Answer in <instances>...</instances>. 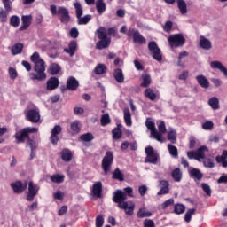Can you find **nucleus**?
<instances>
[{
	"instance_id": "nucleus-43",
	"label": "nucleus",
	"mask_w": 227,
	"mask_h": 227,
	"mask_svg": "<svg viewBox=\"0 0 227 227\" xmlns=\"http://www.w3.org/2000/svg\"><path fill=\"white\" fill-rule=\"evenodd\" d=\"M113 178L114 180H119V182H123L125 180L124 175L121 173L120 168H116L113 173Z\"/></svg>"
},
{
	"instance_id": "nucleus-25",
	"label": "nucleus",
	"mask_w": 227,
	"mask_h": 227,
	"mask_svg": "<svg viewBox=\"0 0 227 227\" xmlns=\"http://www.w3.org/2000/svg\"><path fill=\"white\" fill-rule=\"evenodd\" d=\"M114 77L115 81L121 84L125 82V76L123 75V71L120 68H117L114 71Z\"/></svg>"
},
{
	"instance_id": "nucleus-21",
	"label": "nucleus",
	"mask_w": 227,
	"mask_h": 227,
	"mask_svg": "<svg viewBox=\"0 0 227 227\" xmlns=\"http://www.w3.org/2000/svg\"><path fill=\"white\" fill-rule=\"evenodd\" d=\"M190 176L191 178H193L194 182H200L201 178H203V173H201L200 169L198 168H192L190 171Z\"/></svg>"
},
{
	"instance_id": "nucleus-36",
	"label": "nucleus",
	"mask_w": 227,
	"mask_h": 227,
	"mask_svg": "<svg viewBox=\"0 0 227 227\" xmlns=\"http://www.w3.org/2000/svg\"><path fill=\"white\" fill-rule=\"evenodd\" d=\"M72 152L68 149H65L61 152V158L64 162H70L72 160Z\"/></svg>"
},
{
	"instance_id": "nucleus-61",
	"label": "nucleus",
	"mask_w": 227,
	"mask_h": 227,
	"mask_svg": "<svg viewBox=\"0 0 227 227\" xmlns=\"http://www.w3.org/2000/svg\"><path fill=\"white\" fill-rule=\"evenodd\" d=\"M8 72H9L10 78L12 80H15V78L19 75L17 74V70L13 67H9Z\"/></svg>"
},
{
	"instance_id": "nucleus-12",
	"label": "nucleus",
	"mask_w": 227,
	"mask_h": 227,
	"mask_svg": "<svg viewBox=\"0 0 227 227\" xmlns=\"http://www.w3.org/2000/svg\"><path fill=\"white\" fill-rule=\"evenodd\" d=\"M63 128L59 125H55L51 132L50 141L51 145H58V141H59V135L62 132Z\"/></svg>"
},
{
	"instance_id": "nucleus-46",
	"label": "nucleus",
	"mask_w": 227,
	"mask_h": 227,
	"mask_svg": "<svg viewBox=\"0 0 227 227\" xmlns=\"http://www.w3.org/2000/svg\"><path fill=\"white\" fill-rule=\"evenodd\" d=\"M74 6L75 12H76V18L81 19V17H82V13H83L82 5L79 2H74Z\"/></svg>"
},
{
	"instance_id": "nucleus-29",
	"label": "nucleus",
	"mask_w": 227,
	"mask_h": 227,
	"mask_svg": "<svg viewBox=\"0 0 227 227\" xmlns=\"http://www.w3.org/2000/svg\"><path fill=\"white\" fill-rule=\"evenodd\" d=\"M96 35L99 40H107V29L104 27H100L96 30Z\"/></svg>"
},
{
	"instance_id": "nucleus-16",
	"label": "nucleus",
	"mask_w": 227,
	"mask_h": 227,
	"mask_svg": "<svg viewBox=\"0 0 227 227\" xmlns=\"http://www.w3.org/2000/svg\"><path fill=\"white\" fill-rule=\"evenodd\" d=\"M33 20V16L26 15L21 18V26L20 27V31H26V29L31 26V21Z\"/></svg>"
},
{
	"instance_id": "nucleus-64",
	"label": "nucleus",
	"mask_w": 227,
	"mask_h": 227,
	"mask_svg": "<svg viewBox=\"0 0 227 227\" xmlns=\"http://www.w3.org/2000/svg\"><path fill=\"white\" fill-rule=\"evenodd\" d=\"M4 10L10 11L12 10V3L10 0H2Z\"/></svg>"
},
{
	"instance_id": "nucleus-37",
	"label": "nucleus",
	"mask_w": 227,
	"mask_h": 227,
	"mask_svg": "<svg viewBox=\"0 0 227 227\" xmlns=\"http://www.w3.org/2000/svg\"><path fill=\"white\" fill-rule=\"evenodd\" d=\"M107 72V67L104 64H98L95 68H94V74L96 75H102Z\"/></svg>"
},
{
	"instance_id": "nucleus-41",
	"label": "nucleus",
	"mask_w": 227,
	"mask_h": 227,
	"mask_svg": "<svg viewBox=\"0 0 227 227\" xmlns=\"http://www.w3.org/2000/svg\"><path fill=\"white\" fill-rule=\"evenodd\" d=\"M50 180H51L53 184H63V182H65V176L55 174L50 177Z\"/></svg>"
},
{
	"instance_id": "nucleus-22",
	"label": "nucleus",
	"mask_w": 227,
	"mask_h": 227,
	"mask_svg": "<svg viewBox=\"0 0 227 227\" xmlns=\"http://www.w3.org/2000/svg\"><path fill=\"white\" fill-rule=\"evenodd\" d=\"M92 194L97 198H100V196H102V182L98 181L93 184Z\"/></svg>"
},
{
	"instance_id": "nucleus-47",
	"label": "nucleus",
	"mask_w": 227,
	"mask_h": 227,
	"mask_svg": "<svg viewBox=\"0 0 227 227\" xmlns=\"http://www.w3.org/2000/svg\"><path fill=\"white\" fill-rule=\"evenodd\" d=\"M78 19V24L79 26L86 25L90 20H91V15L90 14H86L85 16H81Z\"/></svg>"
},
{
	"instance_id": "nucleus-17",
	"label": "nucleus",
	"mask_w": 227,
	"mask_h": 227,
	"mask_svg": "<svg viewBox=\"0 0 227 227\" xmlns=\"http://www.w3.org/2000/svg\"><path fill=\"white\" fill-rule=\"evenodd\" d=\"M210 67L213 69L220 70V72H222L227 77V69L223 65V63H221V61H217V60L212 61L210 63Z\"/></svg>"
},
{
	"instance_id": "nucleus-13",
	"label": "nucleus",
	"mask_w": 227,
	"mask_h": 227,
	"mask_svg": "<svg viewBox=\"0 0 227 227\" xmlns=\"http://www.w3.org/2000/svg\"><path fill=\"white\" fill-rule=\"evenodd\" d=\"M39 190L40 188L38 187V185L35 184L33 181H30L28 183V192L27 195V201H33V200H35V196L38 194Z\"/></svg>"
},
{
	"instance_id": "nucleus-51",
	"label": "nucleus",
	"mask_w": 227,
	"mask_h": 227,
	"mask_svg": "<svg viewBox=\"0 0 227 227\" xmlns=\"http://www.w3.org/2000/svg\"><path fill=\"white\" fill-rule=\"evenodd\" d=\"M109 123H111V118H109V114H104L101 117L102 127H106V125H109Z\"/></svg>"
},
{
	"instance_id": "nucleus-30",
	"label": "nucleus",
	"mask_w": 227,
	"mask_h": 227,
	"mask_svg": "<svg viewBox=\"0 0 227 227\" xmlns=\"http://www.w3.org/2000/svg\"><path fill=\"white\" fill-rule=\"evenodd\" d=\"M171 176L175 182H181L182 181V170L178 168H175L171 172Z\"/></svg>"
},
{
	"instance_id": "nucleus-49",
	"label": "nucleus",
	"mask_w": 227,
	"mask_h": 227,
	"mask_svg": "<svg viewBox=\"0 0 227 227\" xmlns=\"http://www.w3.org/2000/svg\"><path fill=\"white\" fill-rule=\"evenodd\" d=\"M174 212L178 215H180V214H184V212H185V206H184V204H176L174 206Z\"/></svg>"
},
{
	"instance_id": "nucleus-14",
	"label": "nucleus",
	"mask_w": 227,
	"mask_h": 227,
	"mask_svg": "<svg viewBox=\"0 0 227 227\" xmlns=\"http://www.w3.org/2000/svg\"><path fill=\"white\" fill-rule=\"evenodd\" d=\"M11 187L16 194H20V192H24L27 189V183L22 184L21 181H16L11 184Z\"/></svg>"
},
{
	"instance_id": "nucleus-7",
	"label": "nucleus",
	"mask_w": 227,
	"mask_h": 227,
	"mask_svg": "<svg viewBox=\"0 0 227 227\" xmlns=\"http://www.w3.org/2000/svg\"><path fill=\"white\" fill-rule=\"evenodd\" d=\"M168 43L170 47L176 48V47H182L185 43V37L182 34H175L168 37Z\"/></svg>"
},
{
	"instance_id": "nucleus-48",
	"label": "nucleus",
	"mask_w": 227,
	"mask_h": 227,
	"mask_svg": "<svg viewBox=\"0 0 227 227\" xmlns=\"http://www.w3.org/2000/svg\"><path fill=\"white\" fill-rule=\"evenodd\" d=\"M196 214V208L188 209L184 215V220L186 223H191L192 215Z\"/></svg>"
},
{
	"instance_id": "nucleus-50",
	"label": "nucleus",
	"mask_w": 227,
	"mask_h": 227,
	"mask_svg": "<svg viewBox=\"0 0 227 227\" xmlns=\"http://www.w3.org/2000/svg\"><path fill=\"white\" fill-rule=\"evenodd\" d=\"M80 139L86 143H90V141H93L95 139V137H93V134L91 133H85L80 137Z\"/></svg>"
},
{
	"instance_id": "nucleus-52",
	"label": "nucleus",
	"mask_w": 227,
	"mask_h": 227,
	"mask_svg": "<svg viewBox=\"0 0 227 227\" xmlns=\"http://www.w3.org/2000/svg\"><path fill=\"white\" fill-rule=\"evenodd\" d=\"M189 56V52L183 51L179 53L178 60H177V67H184V62H182L183 58H187Z\"/></svg>"
},
{
	"instance_id": "nucleus-18",
	"label": "nucleus",
	"mask_w": 227,
	"mask_h": 227,
	"mask_svg": "<svg viewBox=\"0 0 227 227\" xmlns=\"http://www.w3.org/2000/svg\"><path fill=\"white\" fill-rule=\"evenodd\" d=\"M200 46L205 51H210L212 49V42L203 35L200 36Z\"/></svg>"
},
{
	"instance_id": "nucleus-15",
	"label": "nucleus",
	"mask_w": 227,
	"mask_h": 227,
	"mask_svg": "<svg viewBox=\"0 0 227 227\" xmlns=\"http://www.w3.org/2000/svg\"><path fill=\"white\" fill-rule=\"evenodd\" d=\"M77 88H79V81H77V79H75V77L70 76L67 80V89L71 90V91H75V90H77Z\"/></svg>"
},
{
	"instance_id": "nucleus-53",
	"label": "nucleus",
	"mask_w": 227,
	"mask_h": 227,
	"mask_svg": "<svg viewBox=\"0 0 227 227\" xmlns=\"http://www.w3.org/2000/svg\"><path fill=\"white\" fill-rule=\"evenodd\" d=\"M158 133H160V137H162V134H166V123L160 121L158 125Z\"/></svg>"
},
{
	"instance_id": "nucleus-3",
	"label": "nucleus",
	"mask_w": 227,
	"mask_h": 227,
	"mask_svg": "<svg viewBox=\"0 0 227 227\" xmlns=\"http://www.w3.org/2000/svg\"><path fill=\"white\" fill-rule=\"evenodd\" d=\"M50 10L51 15H61L60 20L63 24H68L70 22V14L67 8L61 6L58 8L55 4H51Z\"/></svg>"
},
{
	"instance_id": "nucleus-23",
	"label": "nucleus",
	"mask_w": 227,
	"mask_h": 227,
	"mask_svg": "<svg viewBox=\"0 0 227 227\" xmlns=\"http://www.w3.org/2000/svg\"><path fill=\"white\" fill-rule=\"evenodd\" d=\"M196 81L198 82V84H200V86H201V88H204L206 90L207 88H210V82L204 75L196 76Z\"/></svg>"
},
{
	"instance_id": "nucleus-24",
	"label": "nucleus",
	"mask_w": 227,
	"mask_h": 227,
	"mask_svg": "<svg viewBox=\"0 0 227 227\" xmlns=\"http://www.w3.org/2000/svg\"><path fill=\"white\" fill-rule=\"evenodd\" d=\"M96 10L99 15H102V13H104L107 10V5L106 4V2H104V0H97Z\"/></svg>"
},
{
	"instance_id": "nucleus-33",
	"label": "nucleus",
	"mask_w": 227,
	"mask_h": 227,
	"mask_svg": "<svg viewBox=\"0 0 227 227\" xmlns=\"http://www.w3.org/2000/svg\"><path fill=\"white\" fill-rule=\"evenodd\" d=\"M10 12H12V10H4L3 7H0V22H2V24H4L6 22H8V13H10Z\"/></svg>"
},
{
	"instance_id": "nucleus-60",
	"label": "nucleus",
	"mask_w": 227,
	"mask_h": 227,
	"mask_svg": "<svg viewBox=\"0 0 227 227\" xmlns=\"http://www.w3.org/2000/svg\"><path fill=\"white\" fill-rule=\"evenodd\" d=\"M104 226V216L99 215L96 217V227H103Z\"/></svg>"
},
{
	"instance_id": "nucleus-63",
	"label": "nucleus",
	"mask_w": 227,
	"mask_h": 227,
	"mask_svg": "<svg viewBox=\"0 0 227 227\" xmlns=\"http://www.w3.org/2000/svg\"><path fill=\"white\" fill-rule=\"evenodd\" d=\"M144 226L145 227H155V222L152 219H145L144 221Z\"/></svg>"
},
{
	"instance_id": "nucleus-40",
	"label": "nucleus",
	"mask_w": 227,
	"mask_h": 227,
	"mask_svg": "<svg viewBox=\"0 0 227 227\" xmlns=\"http://www.w3.org/2000/svg\"><path fill=\"white\" fill-rule=\"evenodd\" d=\"M137 215L142 219L145 217H152V212L148 211L146 207H142L138 210Z\"/></svg>"
},
{
	"instance_id": "nucleus-56",
	"label": "nucleus",
	"mask_w": 227,
	"mask_h": 227,
	"mask_svg": "<svg viewBox=\"0 0 227 227\" xmlns=\"http://www.w3.org/2000/svg\"><path fill=\"white\" fill-rule=\"evenodd\" d=\"M201 188L207 196H212V189H210V185H208V184L203 183L201 184Z\"/></svg>"
},
{
	"instance_id": "nucleus-11",
	"label": "nucleus",
	"mask_w": 227,
	"mask_h": 227,
	"mask_svg": "<svg viewBox=\"0 0 227 227\" xmlns=\"http://www.w3.org/2000/svg\"><path fill=\"white\" fill-rule=\"evenodd\" d=\"M27 120L31 123H38L40 121V110L38 108L25 111Z\"/></svg>"
},
{
	"instance_id": "nucleus-38",
	"label": "nucleus",
	"mask_w": 227,
	"mask_h": 227,
	"mask_svg": "<svg viewBox=\"0 0 227 227\" xmlns=\"http://www.w3.org/2000/svg\"><path fill=\"white\" fill-rule=\"evenodd\" d=\"M168 150L171 157H173V159H178V148H176V146L168 144Z\"/></svg>"
},
{
	"instance_id": "nucleus-4",
	"label": "nucleus",
	"mask_w": 227,
	"mask_h": 227,
	"mask_svg": "<svg viewBox=\"0 0 227 227\" xmlns=\"http://www.w3.org/2000/svg\"><path fill=\"white\" fill-rule=\"evenodd\" d=\"M36 132H38V129L27 127V128H25L21 130L17 131L14 135V137H15L18 144L19 143H25L26 139H29V135L30 134H35Z\"/></svg>"
},
{
	"instance_id": "nucleus-6",
	"label": "nucleus",
	"mask_w": 227,
	"mask_h": 227,
	"mask_svg": "<svg viewBox=\"0 0 227 227\" xmlns=\"http://www.w3.org/2000/svg\"><path fill=\"white\" fill-rule=\"evenodd\" d=\"M114 160V155H113V152H106L105 157L102 160V168L105 175H107L111 171V166H113Z\"/></svg>"
},
{
	"instance_id": "nucleus-59",
	"label": "nucleus",
	"mask_w": 227,
	"mask_h": 227,
	"mask_svg": "<svg viewBox=\"0 0 227 227\" xmlns=\"http://www.w3.org/2000/svg\"><path fill=\"white\" fill-rule=\"evenodd\" d=\"M112 134H113V139H121V136H122L121 130L114 129L112 131Z\"/></svg>"
},
{
	"instance_id": "nucleus-2",
	"label": "nucleus",
	"mask_w": 227,
	"mask_h": 227,
	"mask_svg": "<svg viewBox=\"0 0 227 227\" xmlns=\"http://www.w3.org/2000/svg\"><path fill=\"white\" fill-rule=\"evenodd\" d=\"M30 60L34 63L35 73H29L31 81H45L47 79V74L45 73V61L40 58V53L34 52Z\"/></svg>"
},
{
	"instance_id": "nucleus-5",
	"label": "nucleus",
	"mask_w": 227,
	"mask_h": 227,
	"mask_svg": "<svg viewBox=\"0 0 227 227\" xmlns=\"http://www.w3.org/2000/svg\"><path fill=\"white\" fill-rule=\"evenodd\" d=\"M145 164H157L159 162V153H157L155 150H153V147L148 146L145 148Z\"/></svg>"
},
{
	"instance_id": "nucleus-32",
	"label": "nucleus",
	"mask_w": 227,
	"mask_h": 227,
	"mask_svg": "<svg viewBox=\"0 0 227 227\" xmlns=\"http://www.w3.org/2000/svg\"><path fill=\"white\" fill-rule=\"evenodd\" d=\"M23 49L24 44H22L21 43H17L12 47L11 52L13 56H17V54H20V52H22Z\"/></svg>"
},
{
	"instance_id": "nucleus-57",
	"label": "nucleus",
	"mask_w": 227,
	"mask_h": 227,
	"mask_svg": "<svg viewBox=\"0 0 227 227\" xmlns=\"http://www.w3.org/2000/svg\"><path fill=\"white\" fill-rule=\"evenodd\" d=\"M202 129L204 130H212L214 129V122L212 121H207L202 124Z\"/></svg>"
},
{
	"instance_id": "nucleus-42",
	"label": "nucleus",
	"mask_w": 227,
	"mask_h": 227,
	"mask_svg": "<svg viewBox=\"0 0 227 227\" xmlns=\"http://www.w3.org/2000/svg\"><path fill=\"white\" fill-rule=\"evenodd\" d=\"M208 105L212 109L217 111L219 109V98L213 97L208 100Z\"/></svg>"
},
{
	"instance_id": "nucleus-62",
	"label": "nucleus",
	"mask_w": 227,
	"mask_h": 227,
	"mask_svg": "<svg viewBox=\"0 0 227 227\" xmlns=\"http://www.w3.org/2000/svg\"><path fill=\"white\" fill-rule=\"evenodd\" d=\"M215 160L216 162H218V164H222L223 168H227V160H225L224 158H220L219 156H216Z\"/></svg>"
},
{
	"instance_id": "nucleus-39",
	"label": "nucleus",
	"mask_w": 227,
	"mask_h": 227,
	"mask_svg": "<svg viewBox=\"0 0 227 227\" xmlns=\"http://www.w3.org/2000/svg\"><path fill=\"white\" fill-rule=\"evenodd\" d=\"M9 24L12 27H19V26H20V18H19V16L17 15L11 16L9 20Z\"/></svg>"
},
{
	"instance_id": "nucleus-45",
	"label": "nucleus",
	"mask_w": 227,
	"mask_h": 227,
	"mask_svg": "<svg viewBox=\"0 0 227 227\" xmlns=\"http://www.w3.org/2000/svg\"><path fill=\"white\" fill-rule=\"evenodd\" d=\"M167 139H168V141H170V143H172L173 145H175V143H176V130H175V129H170V130L168 132Z\"/></svg>"
},
{
	"instance_id": "nucleus-31",
	"label": "nucleus",
	"mask_w": 227,
	"mask_h": 227,
	"mask_svg": "<svg viewBox=\"0 0 227 227\" xmlns=\"http://www.w3.org/2000/svg\"><path fill=\"white\" fill-rule=\"evenodd\" d=\"M206 152H208V147L207 146H201L200 147L197 151H196V153H197V160L199 162H201L200 159H205V153Z\"/></svg>"
},
{
	"instance_id": "nucleus-19",
	"label": "nucleus",
	"mask_w": 227,
	"mask_h": 227,
	"mask_svg": "<svg viewBox=\"0 0 227 227\" xmlns=\"http://www.w3.org/2000/svg\"><path fill=\"white\" fill-rule=\"evenodd\" d=\"M160 190L157 192L158 196H162L169 192V182L162 180L160 182Z\"/></svg>"
},
{
	"instance_id": "nucleus-35",
	"label": "nucleus",
	"mask_w": 227,
	"mask_h": 227,
	"mask_svg": "<svg viewBox=\"0 0 227 227\" xmlns=\"http://www.w3.org/2000/svg\"><path fill=\"white\" fill-rule=\"evenodd\" d=\"M51 75H58L61 72V67L56 63H51L49 67Z\"/></svg>"
},
{
	"instance_id": "nucleus-20",
	"label": "nucleus",
	"mask_w": 227,
	"mask_h": 227,
	"mask_svg": "<svg viewBox=\"0 0 227 227\" xmlns=\"http://www.w3.org/2000/svg\"><path fill=\"white\" fill-rule=\"evenodd\" d=\"M47 90L49 91H52V90H56V88H58V86H59V80L56 77H51L48 81H47Z\"/></svg>"
},
{
	"instance_id": "nucleus-26",
	"label": "nucleus",
	"mask_w": 227,
	"mask_h": 227,
	"mask_svg": "<svg viewBox=\"0 0 227 227\" xmlns=\"http://www.w3.org/2000/svg\"><path fill=\"white\" fill-rule=\"evenodd\" d=\"M123 114L127 127H132V114H130V110L129 108H124Z\"/></svg>"
},
{
	"instance_id": "nucleus-10",
	"label": "nucleus",
	"mask_w": 227,
	"mask_h": 227,
	"mask_svg": "<svg viewBox=\"0 0 227 227\" xmlns=\"http://www.w3.org/2000/svg\"><path fill=\"white\" fill-rule=\"evenodd\" d=\"M126 34L128 36H132L133 42L135 43H140V44L146 43V39L143 36V35H141L139 31L134 28H129Z\"/></svg>"
},
{
	"instance_id": "nucleus-54",
	"label": "nucleus",
	"mask_w": 227,
	"mask_h": 227,
	"mask_svg": "<svg viewBox=\"0 0 227 227\" xmlns=\"http://www.w3.org/2000/svg\"><path fill=\"white\" fill-rule=\"evenodd\" d=\"M174 203H175L174 199H168L165 202H163L160 205V207H161L162 210H166V208H168V207H171V205H174Z\"/></svg>"
},
{
	"instance_id": "nucleus-44",
	"label": "nucleus",
	"mask_w": 227,
	"mask_h": 227,
	"mask_svg": "<svg viewBox=\"0 0 227 227\" xmlns=\"http://www.w3.org/2000/svg\"><path fill=\"white\" fill-rule=\"evenodd\" d=\"M145 97H146V98H149V100H155V98H157V95L155 93H153V90L147 88L145 92H144Z\"/></svg>"
},
{
	"instance_id": "nucleus-34",
	"label": "nucleus",
	"mask_w": 227,
	"mask_h": 227,
	"mask_svg": "<svg viewBox=\"0 0 227 227\" xmlns=\"http://www.w3.org/2000/svg\"><path fill=\"white\" fill-rule=\"evenodd\" d=\"M176 3L181 15H185L187 13V3H185V0H176Z\"/></svg>"
},
{
	"instance_id": "nucleus-9",
	"label": "nucleus",
	"mask_w": 227,
	"mask_h": 227,
	"mask_svg": "<svg viewBox=\"0 0 227 227\" xmlns=\"http://www.w3.org/2000/svg\"><path fill=\"white\" fill-rule=\"evenodd\" d=\"M145 127L151 131V136L156 139L159 143H164V138L160 137V134L155 128V122L152 121V119H146Z\"/></svg>"
},
{
	"instance_id": "nucleus-1",
	"label": "nucleus",
	"mask_w": 227,
	"mask_h": 227,
	"mask_svg": "<svg viewBox=\"0 0 227 227\" xmlns=\"http://www.w3.org/2000/svg\"><path fill=\"white\" fill-rule=\"evenodd\" d=\"M123 191L116 190L114 192V196L112 198L113 202L117 203L118 208L125 211L127 215H132V214H134V208H136V204H134L132 201H125V200H127V196H129V198H134V189L128 186L125 187Z\"/></svg>"
},
{
	"instance_id": "nucleus-55",
	"label": "nucleus",
	"mask_w": 227,
	"mask_h": 227,
	"mask_svg": "<svg viewBox=\"0 0 227 227\" xmlns=\"http://www.w3.org/2000/svg\"><path fill=\"white\" fill-rule=\"evenodd\" d=\"M71 130H73V134H79L81 132V128L79 127V122L74 121L71 123Z\"/></svg>"
},
{
	"instance_id": "nucleus-58",
	"label": "nucleus",
	"mask_w": 227,
	"mask_h": 227,
	"mask_svg": "<svg viewBox=\"0 0 227 227\" xmlns=\"http://www.w3.org/2000/svg\"><path fill=\"white\" fill-rule=\"evenodd\" d=\"M203 164H204V168H208L210 169H212V168H215V166L212 159L205 160L203 161Z\"/></svg>"
},
{
	"instance_id": "nucleus-28",
	"label": "nucleus",
	"mask_w": 227,
	"mask_h": 227,
	"mask_svg": "<svg viewBox=\"0 0 227 227\" xmlns=\"http://www.w3.org/2000/svg\"><path fill=\"white\" fill-rule=\"evenodd\" d=\"M111 45V39H100L96 44V49L102 51V49H107Z\"/></svg>"
},
{
	"instance_id": "nucleus-27",
	"label": "nucleus",
	"mask_w": 227,
	"mask_h": 227,
	"mask_svg": "<svg viewBox=\"0 0 227 227\" xmlns=\"http://www.w3.org/2000/svg\"><path fill=\"white\" fill-rule=\"evenodd\" d=\"M150 84H152V76L146 73L142 74V82L140 86L142 88H148Z\"/></svg>"
},
{
	"instance_id": "nucleus-8",
	"label": "nucleus",
	"mask_w": 227,
	"mask_h": 227,
	"mask_svg": "<svg viewBox=\"0 0 227 227\" xmlns=\"http://www.w3.org/2000/svg\"><path fill=\"white\" fill-rule=\"evenodd\" d=\"M148 49L152 53L153 59L159 62L162 61V51L155 41H151L148 43Z\"/></svg>"
}]
</instances>
